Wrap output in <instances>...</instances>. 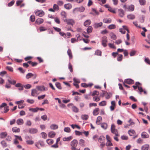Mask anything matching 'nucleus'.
Instances as JSON below:
<instances>
[{"label":"nucleus","instance_id":"obj_1","mask_svg":"<svg viewBox=\"0 0 150 150\" xmlns=\"http://www.w3.org/2000/svg\"><path fill=\"white\" fill-rule=\"evenodd\" d=\"M111 131L112 133L114 134L116 136H119V135L117 132V130L115 129V126L114 124H112L111 125Z\"/></svg>","mask_w":150,"mask_h":150},{"label":"nucleus","instance_id":"obj_2","mask_svg":"<svg viewBox=\"0 0 150 150\" xmlns=\"http://www.w3.org/2000/svg\"><path fill=\"white\" fill-rule=\"evenodd\" d=\"M85 10V8L81 6L80 7H77L74 9L73 11V13H75L76 12H83Z\"/></svg>","mask_w":150,"mask_h":150},{"label":"nucleus","instance_id":"obj_3","mask_svg":"<svg viewBox=\"0 0 150 150\" xmlns=\"http://www.w3.org/2000/svg\"><path fill=\"white\" fill-rule=\"evenodd\" d=\"M78 144V142L76 140L74 139L72 141L71 143V146L72 150H75L76 147Z\"/></svg>","mask_w":150,"mask_h":150},{"label":"nucleus","instance_id":"obj_4","mask_svg":"<svg viewBox=\"0 0 150 150\" xmlns=\"http://www.w3.org/2000/svg\"><path fill=\"white\" fill-rule=\"evenodd\" d=\"M64 22L67 23L68 25H73L74 24V20L71 19H63Z\"/></svg>","mask_w":150,"mask_h":150},{"label":"nucleus","instance_id":"obj_5","mask_svg":"<svg viewBox=\"0 0 150 150\" xmlns=\"http://www.w3.org/2000/svg\"><path fill=\"white\" fill-rule=\"evenodd\" d=\"M37 76L36 74H33L31 73H28L26 76V78L27 79H28L29 78L33 77V79H35Z\"/></svg>","mask_w":150,"mask_h":150},{"label":"nucleus","instance_id":"obj_6","mask_svg":"<svg viewBox=\"0 0 150 150\" xmlns=\"http://www.w3.org/2000/svg\"><path fill=\"white\" fill-rule=\"evenodd\" d=\"M107 42V37L106 36L103 37L102 39V44L103 47H105L107 46L106 43Z\"/></svg>","mask_w":150,"mask_h":150},{"label":"nucleus","instance_id":"obj_7","mask_svg":"<svg viewBox=\"0 0 150 150\" xmlns=\"http://www.w3.org/2000/svg\"><path fill=\"white\" fill-rule=\"evenodd\" d=\"M35 14L37 16H39V17H42L43 16L45 13L43 11H38L35 13Z\"/></svg>","mask_w":150,"mask_h":150},{"label":"nucleus","instance_id":"obj_8","mask_svg":"<svg viewBox=\"0 0 150 150\" xmlns=\"http://www.w3.org/2000/svg\"><path fill=\"white\" fill-rule=\"evenodd\" d=\"M141 136L142 138H148L149 137V135L148 133L145 132H142L141 134Z\"/></svg>","mask_w":150,"mask_h":150},{"label":"nucleus","instance_id":"obj_9","mask_svg":"<svg viewBox=\"0 0 150 150\" xmlns=\"http://www.w3.org/2000/svg\"><path fill=\"white\" fill-rule=\"evenodd\" d=\"M124 82L129 84H131L134 83V81L131 79H125L124 80Z\"/></svg>","mask_w":150,"mask_h":150},{"label":"nucleus","instance_id":"obj_10","mask_svg":"<svg viewBox=\"0 0 150 150\" xmlns=\"http://www.w3.org/2000/svg\"><path fill=\"white\" fill-rule=\"evenodd\" d=\"M38 131V129L35 128H30L29 130V132L31 134L36 133Z\"/></svg>","mask_w":150,"mask_h":150},{"label":"nucleus","instance_id":"obj_11","mask_svg":"<svg viewBox=\"0 0 150 150\" xmlns=\"http://www.w3.org/2000/svg\"><path fill=\"white\" fill-rule=\"evenodd\" d=\"M118 11L119 16L121 17H123L125 15L124 11L122 9H120L118 10Z\"/></svg>","mask_w":150,"mask_h":150},{"label":"nucleus","instance_id":"obj_12","mask_svg":"<svg viewBox=\"0 0 150 150\" xmlns=\"http://www.w3.org/2000/svg\"><path fill=\"white\" fill-rule=\"evenodd\" d=\"M44 21V20L42 19L41 18H38L37 19L35 22V23L36 24H40L43 23Z\"/></svg>","mask_w":150,"mask_h":150},{"label":"nucleus","instance_id":"obj_13","mask_svg":"<svg viewBox=\"0 0 150 150\" xmlns=\"http://www.w3.org/2000/svg\"><path fill=\"white\" fill-rule=\"evenodd\" d=\"M55 135V133L53 131H51L48 134V137L52 138L54 137Z\"/></svg>","mask_w":150,"mask_h":150},{"label":"nucleus","instance_id":"obj_14","mask_svg":"<svg viewBox=\"0 0 150 150\" xmlns=\"http://www.w3.org/2000/svg\"><path fill=\"white\" fill-rule=\"evenodd\" d=\"M149 146L148 144H144L141 147V150H148L149 148Z\"/></svg>","mask_w":150,"mask_h":150},{"label":"nucleus","instance_id":"obj_15","mask_svg":"<svg viewBox=\"0 0 150 150\" xmlns=\"http://www.w3.org/2000/svg\"><path fill=\"white\" fill-rule=\"evenodd\" d=\"M93 85V84L92 83H90L88 84H87L85 83H83L81 84V86L84 88H87L88 87H91Z\"/></svg>","mask_w":150,"mask_h":150},{"label":"nucleus","instance_id":"obj_16","mask_svg":"<svg viewBox=\"0 0 150 150\" xmlns=\"http://www.w3.org/2000/svg\"><path fill=\"white\" fill-rule=\"evenodd\" d=\"M16 123L18 125H21L23 124L24 121L23 119L19 118L17 120Z\"/></svg>","mask_w":150,"mask_h":150},{"label":"nucleus","instance_id":"obj_17","mask_svg":"<svg viewBox=\"0 0 150 150\" xmlns=\"http://www.w3.org/2000/svg\"><path fill=\"white\" fill-rule=\"evenodd\" d=\"M127 11H133L134 9V6L133 5L128 6L127 8Z\"/></svg>","mask_w":150,"mask_h":150},{"label":"nucleus","instance_id":"obj_18","mask_svg":"<svg viewBox=\"0 0 150 150\" xmlns=\"http://www.w3.org/2000/svg\"><path fill=\"white\" fill-rule=\"evenodd\" d=\"M103 23L102 22H100L98 23H95L93 26L94 28H97L100 27L102 26Z\"/></svg>","mask_w":150,"mask_h":150},{"label":"nucleus","instance_id":"obj_19","mask_svg":"<svg viewBox=\"0 0 150 150\" xmlns=\"http://www.w3.org/2000/svg\"><path fill=\"white\" fill-rule=\"evenodd\" d=\"M50 127L52 129H56L58 128V126L57 125L52 124L50 126Z\"/></svg>","mask_w":150,"mask_h":150},{"label":"nucleus","instance_id":"obj_20","mask_svg":"<svg viewBox=\"0 0 150 150\" xmlns=\"http://www.w3.org/2000/svg\"><path fill=\"white\" fill-rule=\"evenodd\" d=\"M105 140V137L103 136H100L98 139V141L100 143L104 142Z\"/></svg>","mask_w":150,"mask_h":150},{"label":"nucleus","instance_id":"obj_21","mask_svg":"<svg viewBox=\"0 0 150 150\" xmlns=\"http://www.w3.org/2000/svg\"><path fill=\"white\" fill-rule=\"evenodd\" d=\"M12 130L13 132H20V129L16 127H14L12 128Z\"/></svg>","mask_w":150,"mask_h":150},{"label":"nucleus","instance_id":"obj_22","mask_svg":"<svg viewBox=\"0 0 150 150\" xmlns=\"http://www.w3.org/2000/svg\"><path fill=\"white\" fill-rule=\"evenodd\" d=\"M99 110V108H97L94 109L93 112V114L94 115H96L98 114V111Z\"/></svg>","mask_w":150,"mask_h":150},{"label":"nucleus","instance_id":"obj_23","mask_svg":"<svg viewBox=\"0 0 150 150\" xmlns=\"http://www.w3.org/2000/svg\"><path fill=\"white\" fill-rule=\"evenodd\" d=\"M7 133L6 132H2L0 134V138H4L7 135Z\"/></svg>","mask_w":150,"mask_h":150},{"label":"nucleus","instance_id":"obj_24","mask_svg":"<svg viewBox=\"0 0 150 150\" xmlns=\"http://www.w3.org/2000/svg\"><path fill=\"white\" fill-rule=\"evenodd\" d=\"M64 8L66 9H69L72 7V5L70 4H65L64 5Z\"/></svg>","mask_w":150,"mask_h":150},{"label":"nucleus","instance_id":"obj_25","mask_svg":"<svg viewBox=\"0 0 150 150\" xmlns=\"http://www.w3.org/2000/svg\"><path fill=\"white\" fill-rule=\"evenodd\" d=\"M36 88L39 91H45V88L44 86H38L36 87Z\"/></svg>","mask_w":150,"mask_h":150},{"label":"nucleus","instance_id":"obj_26","mask_svg":"<svg viewBox=\"0 0 150 150\" xmlns=\"http://www.w3.org/2000/svg\"><path fill=\"white\" fill-rule=\"evenodd\" d=\"M111 21L112 20L110 18H109L108 19L104 18L103 20V22L106 23H110L111 22Z\"/></svg>","mask_w":150,"mask_h":150},{"label":"nucleus","instance_id":"obj_27","mask_svg":"<svg viewBox=\"0 0 150 150\" xmlns=\"http://www.w3.org/2000/svg\"><path fill=\"white\" fill-rule=\"evenodd\" d=\"M81 118L84 120H87L88 118V116L87 115H82L81 116Z\"/></svg>","mask_w":150,"mask_h":150},{"label":"nucleus","instance_id":"obj_28","mask_svg":"<svg viewBox=\"0 0 150 150\" xmlns=\"http://www.w3.org/2000/svg\"><path fill=\"white\" fill-rule=\"evenodd\" d=\"M101 126L104 129H106L107 128L108 125L106 123H103L101 124Z\"/></svg>","mask_w":150,"mask_h":150},{"label":"nucleus","instance_id":"obj_29","mask_svg":"<svg viewBox=\"0 0 150 150\" xmlns=\"http://www.w3.org/2000/svg\"><path fill=\"white\" fill-rule=\"evenodd\" d=\"M38 107H36L35 108H30L29 109V110L34 112H36L38 111Z\"/></svg>","mask_w":150,"mask_h":150},{"label":"nucleus","instance_id":"obj_30","mask_svg":"<svg viewBox=\"0 0 150 150\" xmlns=\"http://www.w3.org/2000/svg\"><path fill=\"white\" fill-rule=\"evenodd\" d=\"M72 109L73 111L77 113L79 112V109L75 106H72Z\"/></svg>","mask_w":150,"mask_h":150},{"label":"nucleus","instance_id":"obj_31","mask_svg":"<svg viewBox=\"0 0 150 150\" xmlns=\"http://www.w3.org/2000/svg\"><path fill=\"white\" fill-rule=\"evenodd\" d=\"M67 53L70 59H72V55L71 50L70 49H69L67 51Z\"/></svg>","mask_w":150,"mask_h":150},{"label":"nucleus","instance_id":"obj_32","mask_svg":"<svg viewBox=\"0 0 150 150\" xmlns=\"http://www.w3.org/2000/svg\"><path fill=\"white\" fill-rule=\"evenodd\" d=\"M101 53V51L99 50H97L95 52V55L101 56L102 55Z\"/></svg>","mask_w":150,"mask_h":150},{"label":"nucleus","instance_id":"obj_33","mask_svg":"<svg viewBox=\"0 0 150 150\" xmlns=\"http://www.w3.org/2000/svg\"><path fill=\"white\" fill-rule=\"evenodd\" d=\"M91 21L90 20H86L84 23V25L85 26H87L90 25Z\"/></svg>","mask_w":150,"mask_h":150},{"label":"nucleus","instance_id":"obj_34","mask_svg":"<svg viewBox=\"0 0 150 150\" xmlns=\"http://www.w3.org/2000/svg\"><path fill=\"white\" fill-rule=\"evenodd\" d=\"M61 14L63 17V19H64V18H66L67 17V14L64 11H62L61 13Z\"/></svg>","mask_w":150,"mask_h":150},{"label":"nucleus","instance_id":"obj_35","mask_svg":"<svg viewBox=\"0 0 150 150\" xmlns=\"http://www.w3.org/2000/svg\"><path fill=\"white\" fill-rule=\"evenodd\" d=\"M8 81L11 84H12L13 85L15 84L16 82V81L13 80L12 79H8Z\"/></svg>","mask_w":150,"mask_h":150},{"label":"nucleus","instance_id":"obj_36","mask_svg":"<svg viewBox=\"0 0 150 150\" xmlns=\"http://www.w3.org/2000/svg\"><path fill=\"white\" fill-rule=\"evenodd\" d=\"M72 139V136H69L67 137H64L63 138V140L64 141H69L71 140Z\"/></svg>","mask_w":150,"mask_h":150},{"label":"nucleus","instance_id":"obj_37","mask_svg":"<svg viewBox=\"0 0 150 150\" xmlns=\"http://www.w3.org/2000/svg\"><path fill=\"white\" fill-rule=\"evenodd\" d=\"M140 4L141 6L144 5L146 3L145 0H139V1Z\"/></svg>","mask_w":150,"mask_h":150},{"label":"nucleus","instance_id":"obj_38","mask_svg":"<svg viewBox=\"0 0 150 150\" xmlns=\"http://www.w3.org/2000/svg\"><path fill=\"white\" fill-rule=\"evenodd\" d=\"M127 18L129 19L133 20L135 18V16L133 14H129L127 16Z\"/></svg>","mask_w":150,"mask_h":150},{"label":"nucleus","instance_id":"obj_39","mask_svg":"<svg viewBox=\"0 0 150 150\" xmlns=\"http://www.w3.org/2000/svg\"><path fill=\"white\" fill-rule=\"evenodd\" d=\"M55 86L56 87L59 89H61L62 87L61 86V84L58 82H57L55 83Z\"/></svg>","mask_w":150,"mask_h":150},{"label":"nucleus","instance_id":"obj_40","mask_svg":"<svg viewBox=\"0 0 150 150\" xmlns=\"http://www.w3.org/2000/svg\"><path fill=\"white\" fill-rule=\"evenodd\" d=\"M84 142V140L82 139H81L79 140V143L81 146H83L85 145Z\"/></svg>","mask_w":150,"mask_h":150},{"label":"nucleus","instance_id":"obj_41","mask_svg":"<svg viewBox=\"0 0 150 150\" xmlns=\"http://www.w3.org/2000/svg\"><path fill=\"white\" fill-rule=\"evenodd\" d=\"M54 21L57 24H59L60 23V21L59 18L56 17L54 18Z\"/></svg>","mask_w":150,"mask_h":150},{"label":"nucleus","instance_id":"obj_42","mask_svg":"<svg viewBox=\"0 0 150 150\" xmlns=\"http://www.w3.org/2000/svg\"><path fill=\"white\" fill-rule=\"evenodd\" d=\"M46 142L49 144H51L54 142L53 140L52 139H48L46 140Z\"/></svg>","mask_w":150,"mask_h":150},{"label":"nucleus","instance_id":"obj_43","mask_svg":"<svg viewBox=\"0 0 150 150\" xmlns=\"http://www.w3.org/2000/svg\"><path fill=\"white\" fill-rule=\"evenodd\" d=\"M38 91L35 89H33L32 91L31 95L33 96H34L37 93Z\"/></svg>","mask_w":150,"mask_h":150},{"label":"nucleus","instance_id":"obj_44","mask_svg":"<svg viewBox=\"0 0 150 150\" xmlns=\"http://www.w3.org/2000/svg\"><path fill=\"white\" fill-rule=\"evenodd\" d=\"M135 133V132L133 130H129L128 132V133L129 135L132 136Z\"/></svg>","mask_w":150,"mask_h":150},{"label":"nucleus","instance_id":"obj_45","mask_svg":"<svg viewBox=\"0 0 150 150\" xmlns=\"http://www.w3.org/2000/svg\"><path fill=\"white\" fill-rule=\"evenodd\" d=\"M108 28L110 30L114 29L115 28L116 26L115 25L111 24L108 26Z\"/></svg>","mask_w":150,"mask_h":150},{"label":"nucleus","instance_id":"obj_46","mask_svg":"<svg viewBox=\"0 0 150 150\" xmlns=\"http://www.w3.org/2000/svg\"><path fill=\"white\" fill-rule=\"evenodd\" d=\"M92 30V27L91 26H88L87 29V31L88 33H90Z\"/></svg>","mask_w":150,"mask_h":150},{"label":"nucleus","instance_id":"obj_47","mask_svg":"<svg viewBox=\"0 0 150 150\" xmlns=\"http://www.w3.org/2000/svg\"><path fill=\"white\" fill-rule=\"evenodd\" d=\"M106 104V102L105 101H103L99 103V105L100 106H104Z\"/></svg>","mask_w":150,"mask_h":150},{"label":"nucleus","instance_id":"obj_48","mask_svg":"<svg viewBox=\"0 0 150 150\" xmlns=\"http://www.w3.org/2000/svg\"><path fill=\"white\" fill-rule=\"evenodd\" d=\"M39 29L40 31H43L46 30L47 28L41 26L39 28Z\"/></svg>","mask_w":150,"mask_h":150},{"label":"nucleus","instance_id":"obj_49","mask_svg":"<svg viewBox=\"0 0 150 150\" xmlns=\"http://www.w3.org/2000/svg\"><path fill=\"white\" fill-rule=\"evenodd\" d=\"M68 69L70 70L71 72H72L73 71L72 67L70 63H69L68 64Z\"/></svg>","mask_w":150,"mask_h":150},{"label":"nucleus","instance_id":"obj_50","mask_svg":"<svg viewBox=\"0 0 150 150\" xmlns=\"http://www.w3.org/2000/svg\"><path fill=\"white\" fill-rule=\"evenodd\" d=\"M71 126L73 129H74L75 127L79 129H80L81 128L79 126L76 125H71Z\"/></svg>","mask_w":150,"mask_h":150},{"label":"nucleus","instance_id":"obj_51","mask_svg":"<svg viewBox=\"0 0 150 150\" xmlns=\"http://www.w3.org/2000/svg\"><path fill=\"white\" fill-rule=\"evenodd\" d=\"M53 8L55 11H58L59 9V7L56 4H54V5Z\"/></svg>","mask_w":150,"mask_h":150},{"label":"nucleus","instance_id":"obj_52","mask_svg":"<svg viewBox=\"0 0 150 150\" xmlns=\"http://www.w3.org/2000/svg\"><path fill=\"white\" fill-rule=\"evenodd\" d=\"M64 132H67L69 133L71 132L70 128L69 127H65L64 129Z\"/></svg>","mask_w":150,"mask_h":150},{"label":"nucleus","instance_id":"obj_53","mask_svg":"<svg viewBox=\"0 0 150 150\" xmlns=\"http://www.w3.org/2000/svg\"><path fill=\"white\" fill-rule=\"evenodd\" d=\"M113 144L111 142L110 140L109 141H107V142L106 143V146H112Z\"/></svg>","mask_w":150,"mask_h":150},{"label":"nucleus","instance_id":"obj_54","mask_svg":"<svg viewBox=\"0 0 150 150\" xmlns=\"http://www.w3.org/2000/svg\"><path fill=\"white\" fill-rule=\"evenodd\" d=\"M42 137L44 139H46L47 137V134L46 133L44 132H42L41 133Z\"/></svg>","mask_w":150,"mask_h":150},{"label":"nucleus","instance_id":"obj_55","mask_svg":"<svg viewBox=\"0 0 150 150\" xmlns=\"http://www.w3.org/2000/svg\"><path fill=\"white\" fill-rule=\"evenodd\" d=\"M108 10L110 12L112 13H116L114 9H113L111 7H110V8H109L108 9Z\"/></svg>","mask_w":150,"mask_h":150},{"label":"nucleus","instance_id":"obj_56","mask_svg":"<svg viewBox=\"0 0 150 150\" xmlns=\"http://www.w3.org/2000/svg\"><path fill=\"white\" fill-rule=\"evenodd\" d=\"M144 61L146 63L150 65V60L148 58H145Z\"/></svg>","mask_w":150,"mask_h":150},{"label":"nucleus","instance_id":"obj_57","mask_svg":"<svg viewBox=\"0 0 150 150\" xmlns=\"http://www.w3.org/2000/svg\"><path fill=\"white\" fill-rule=\"evenodd\" d=\"M25 89H29L31 87V85L30 84H27L23 85Z\"/></svg>","mask_w":150,"mask_h":150},{"label":"nucleus","instance_id":"obj_58","mask_svg":"<svg viewBox=\"0 0 150 150\" xmlns=\"http://www.w3.org/2000/svg\"><path fill=\"white\" fill-rule=\"evenodd\" d=\"M41 119L44 121L46 120L47 119V116L46 115H45L41 116Z\"/></svg>","mask_w":150,"mask_h":150},{"label":"nucleus","instance_id":"obj_59","mask_svg":"<svg viewBox=\"0 0 150 150\" xmlns=\"http://www.w3.org/2000/svg\"><path fill=\"white\" fill-rule=\"evenodd\" d=\"M26 142L29 145H32L34 143V142L33 141L30 140H27Z\"/></svg>","mask_w":150,"mask_h":150},{"label":"nucleus","instance_id":"obj_60","mask_svg":"<svg viewBox=\"0 0 150 150\" xmlns=\"http://www.w3.org/2000/svg\"><path fill=\"white\" fill-rule=\"evenodd\" d=\"M93 99L94 101L96 102H98L100 100V98L96 96L94 97Z\"/></svg>","mask_w":150,"mask_h":150},{"label":"nucleus","instance_id":"obj_61","mask_svg":"<svg viewBox=\"0 0 150 150\" xmlns=\"http://www.w3.org/2000/svg\"><path fill=\"white\" fill-rule=\"evenodd\" d=\"M75 134L76 135L80 136L82 135V133L80 131L77 130H75Z\"/></svg>","mask_w":150,"mask_h":150},{"label":"nucleus","instance_id":"obj_62","mask_svg":"<svg viewBox=\"0 0 150 150\" xmlns=\"http://www.w3.org/2000/svg\"><path fill=\"white\" fill-rule=\"evenodd\" d=\"M45 95H43L40 96H38V100L42 99L45 97Z\"/></svg>","mask_w":150,"mask_h":150},{"label":"nucleus","instance_id":"obj_63","mask_svg":"<svg viewBox=\"0 0 150 150\" xmlns=\"http://www.w3.org/2000/svg\"><path fill=\"white\" fill-rule=\"evenodd\" d=\"M1 144L4 147H6L7 146L6 143L4 141H2L1 142Z\"/></svg>","mask_w":150,"mask_h":150},{"label":"nucleus","instance_id":"obj_64","mask_svg":"<svg viewBox=\"0 0 150 150\" xmlns=\"http://www.w3.org/2000/svg\"><path fill=\"white\" fill-rule=\"evenodd\" d=\"M9 110L8 107L6 106L4 108V112L6 113L8 112Z\"/></svg>","mask_w":150,"mask_h":150}]
</instances>
